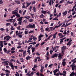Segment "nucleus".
I'll list each match as a JSON object with an SVG mask.
<instances>
[{"instance_id":"12","label":"nucleus","mask_w":76,"mask_h":76,"mask_svg":"<svg viewBox=\"0 0 76 76\" xmlns=\"http://www.w3.org/2000/svg\"><path fill=\"white\" fill-rule=\"evenodd\" d=\"M15 3H16L17 4H20V1H15Z\"/></svg>"},{"instance_id":"32","label":"nucleus","mask_w":76,"mask_h":76,"mask_svg":"<svg viewBox=\"0 0 76 76\" xmlns=\"http://www.w3.org/2000/svg\"><path fill=\"white\" fill-rule=\"evenodd\" d=\"M53 72L54 73V74H56V73H57V70L55 69L53 71Z\"/></svg>"},{"instance_id":"14","label":"nucleus","mask_w":76,"mask_h":76,"mask_svg":"<svg viewBox=\"0 0 76 76\" xmlns=\"http://www.w3.org/2000/svg\"><path fill=\"white\" fill-rule=\"evenodd\" d=\"M15 16L17 17V18H20V15L18 13H17L16 14H15Z\"/></svg>"},{"instance_id":"54","label":"nucleus","mask_w":76,"mask_h":76,"mask_svg":"<svg viewBox=\"0 0 76 76\" xmlns=\"http://www.w3.org/2000/svg\"><path fill=\"white\" fill-rule=\"evenodd\" d=\"M20 26H19L18 27H17V29L18 30H20Z\"/></svg>"},{"instance_id":"48","label":"nucleus","mask_w":76,"mask_h":76,"mask_svg":"<svg viewBox=\"0 0 76 76\" xmlns=\"http://www.w3.org/2000/svg\"><path fill=\"white\" fill-rule=\"evenodd\" d=\"M49 30V28L48 27L45 28V31H48V30Z\"/></svg>"},{"instance_id":"26","label":"nucleus","mask_w":76,"mask_h":76,"mask_svg":"<svg viewBox=\"0 0 76 76\" xmlns=\"http://www.w3.org/2000/svg\"><path fill=\"white\" fill-rule=\"evenodd\" d=\"M19 22L18 23V24L19 25H22V21H18Z\"/></svg>"},{"instance_id":"24","label":"nucleus","mask_w":76,"mask_h":76,"mask_svg":"<svg viewBox=\"0 0 76 76\" xmlns=\"http://www.w3.org/2000/svg\"><path fill=\"white\" fill-rule=\"evenodd\" d=\"M34 21V20L30 18L29 19V22H33Z\"/></svg>"},{"instance_id":"38","label":"nucleus","mask_w":76,"mask_h":76,"mask_svg":"<svg viewBox=\"0 0 76 76\" xmlns=\"http://www.w3.org/2000/svg\"><path fill=\"white\" fill-rule=\"evenodd\" d=\"M10 25V23H7L6 24V26H9Z\"/></svg>"},{"instance_id":"39","label":"nucleus","mask_w":76,"mask_h":76,"mask_svg":"<svg viewBox=\"0 0 76 76\" xmlns=\"http://www.w3.org/2000/svg\"><path fill=\"white\" fill-rule=\"evenodd\" d=\"M34 31H31L30 32H29L28 34H31V33H34Z\"/></svg>"},{"instance_id":"60","label":"nucleus","mask_w":76,"mask_h":76,"mask_svg":"<svg viewBox=\"0 0 76 76\" xmlns=\"http://www.w3.org/2000/svg\"><path fill=\"white\" fill-rule=\"evenodd\" d=\"M75 13H75V11H73V12L72 13V15H74V14H75Z\"/></svg>"},{"instance_id":"62","label":"nucleus","mask_w":76,"mask_h":76,"mask_svg":"<svg viewBox=\"0 0 76 76\" xmlns=\"http://www.w3.org/2000/svg\"><path fill=\"white\" fill-rule=\"evenodd\" d=\"M3 2V1H2V0H1L0 1V4H2Z\"/></svg>"},{"instance_id":"43","label":"nucleus","mask_w":76,"mask_h":76,"mask_svg":"<svg viewBox=\"0 0 76 76\" xmlns=\"http://www.w3.org/2000/svg\"><path fill=\"white\" fill-rule=\"evenodd\" d=\"M56 9L55 8V9H54V12H53V13L55 14V13H56Z\"/></svg>"},{"instance_id":"46","label":"nucleus","mask_w":76,"mask_h":76,"mask_svg":"<svg viewBox=\"0 0 76 76\" xmlns=\"http://www.w3.org/2000/svg\"><path fill=\"white\" fill-rule=\"evenodd\" d=\"M39 43L37 44L35 46L36 48H37V47H38V46H39Z\"/></svg>"},{"instance_id":"20","label":"nucleus","mask_w":76,"mask_h":76,"mask_svg":"<svg viewBox=\"0 0 76 76\" xmlns=\"http://www.w3.org/2000/svg\"><path fill=\"white\" fill-rule=\"evenodd\" d=\"M9 61H3L2 62V64H6V63H8Z\"/></svg>"},{"instance_id":"42","label":"nucleus","mask_w":76,"mask_h":76,"mask_svg":"<svg viewBox=\"0 0 76 76\" xmlns=\"http://www.w3.org/2000/svg\"><path fill=\"white\" fill-rule=\"evenodd\" d=\"M8 37L9 36H7L4 37V40H5V39H6V38H8Z\"/></svg>"},{"instance_id":"11","label":"nucleus","mask_w":76,"mask_h":76,"mask_svg":"<svg viewBox=\"0 0 76 76\" xmlns=\"http://www.w3.org/2000/svg\"><path fill=\"white\" fill-rule=\"evenodd\" d=\"M44 17H45V16L42 14L39 16V18H44Z\"/></svg>"},{"instance_id":"2","label":"nucleus","mask_w":76,"mask_h":76,"mask_svg":"<svg viewBox=\"0 0 76 76\" xmlns=\"http://www.w3.org/2000/svg\"><path fill=\"white\" fill-rule=\"evenodd\" d=\"M28 26H29V28H31V29L35 28V24H33V25L29 24L28 25Z\"/></svg>"},{"instance_id":"44","label":"nucleus","mask_w":76,"mask_h":76,"mask_svg":"<svg viewBox=\"0 0 76 76\" xmlns=\"http://www.w3.org/2000/svg\"><path fill=\"white\" fill-rule=\"evenodd\" d=\"M36 56H39V54L38 52H36Z\"/></svg>"},{"instance_id":"6","label":"nucleus","mask_w":76,"mask_h":76,"mask_svg":"<svg viewBox=\"0 0 76 76\" xmlns=\"http://www.w3.org/2000/svg\"><path fill=\"white\" fill-rule=\"evenodd\" d=\"M66 46H63V47H62L61 48V49L62 50H65V49H66Z\"/></svg>"},{"instance_id":"23","label":"nucleus","mask_w":76,"mask_h":76,"mask_svg":"<svg viewBox=\"0 0 76 76\" xmlns=\"http://www.w3.org/2000/svg\"><path fill=\"white\" fill-rule=\"evenodd\" d=\"M5 71L6 72H5V73H10V71L6 69Z\"/></svg>"},{"instance_id":"61","label":"nucleus","mask_w":76,"mask_h":76,"mask_svg":"<svg viewBox=\"0 0 76 76\" xmlns=\"http://www.w3.org/2000/svg\"><path fill=\"white\" fill-rule=\"evenodd\" d=\"M37 44V43L35 42H33L32 45H35V44Z\"/></svg>"},{"instance_id":"57","label":"nucleus","mask_w":76,"mask_h":76,"mask_svg":"<svg viewBox=\"0 0 76 76\" xmlns=\"http://www.w3.org/2000/svg\"><path fill=\"white\" fill-rule=\"evenodd\" d=\"M22 35H18V37H19V38H22Z\"/></svg>"},{"instance_id":"19","label":"nucleus","mask_w":76,"mask_h":76,"mask_svg":"<svg viewBox=\"0 0 76 76\" xmlns=\"http://www.w3.org/2000/svg\"><path fill=\"white\" fill-rule=\"evenodd\" d=\"M18 13V12L16 11H12V14L13 15H15Z\"/></svg>"},{"instance_id":"3","label":"nucleus","mask_w":76,"mask_h":76,"mask_svg":"<svg viewBox=\"0 0 76 76\" xmlns=\"http://www.w3.org/2000/svg\"><path fill=\"white\" fill-rule=\"evenodd\" d=\"M58 56V54H57V53H56L54 54L52 56H51L50 57V58H55V57H57Z\"/></svg>"},{"instance_id":"17","label":"nucleus","mask_w":76,"mask_h":76,"mask_svg":"<svg viewBox=\"0 0 76 76\" xmlns=\"http://www.w3.org/2000/svg\"><path fill=\"white\" fill-rule=\"evenodd\" d=\"M42 37H44V35H40L39 36H38V38L39 39H41V38Z\"/></svg>"},{"instance_id":"41","label":"nucleus","mask_w":76,"mask_h":76,"mask_svg":"<svg viewBox=\"0 0 76 76\" xmlns=\"http://www.w3.org/2000/svg\"><path fill=\"white\" fill-rule=\"evenodd\" d=\"M15 22H16V20L14 19L12 21V22L13 24H14V23H15Z\"/></svg>"},{"instance_id":"7","label":"nucleus","mask_w":76,"mask_h":76,"mask_svg":"<svg viewBox=\"0 0 76 76\" xmlns=\"http://www.w3.org/2000/svg\"><path fill=\"white\" fill-rule=\"evenodd\" d=\"M57 34V32L55 33L53 35V37L54 39L56 38V35Z\"/></svg>"},{"instance_id":"18","label":"nucleus","mask_w":76,"mask_h":76,"mask_svg":"<svg viewBox=\"0 0 76 76\" xmlns=\"http://www.w3.org/2000/svg\"><path fill=\"white\" fill-rule=\"evenodd\" d=\"M71 42H68V43H67V45H69V47H70V45H71V44H72V43H71Z\"/></svg>"},{"instance_id":"64","label":"nucleus","mask_w":76,"mask_h":76,"mask_svg":"<svg viewBox=\"0 0 76 76\" xmlns=\"http://www.w3.org/2000/svg\"><path fill=\"white\" fill-rule=\"evenodd\" d=\"M35 1H34L32 2L31 4H35Z\"/></svg>"},{"instance_id":"49","label":"nucleus","mask_w":76,"mask_h":76,"mask_svg":"<svg viewBox=\"0 0 76 76\" xmlns=\"http://www.w3.org/2000/svg\"><path fill=\"white\" fill-rule=\"evenodd\" d=\"M46 55H47V56L48 57L49 56V53L48 52H47L46 54Z\"/></svg>"},{"instance_id":"30","label":"nucleus","mask_w":76,"mask_h":76,"mask_svg":"<svg viewBox=\"0 0 76 76\" xmlns=\"http://www.w3.org/2000/svg\"><path fill=\"white\" fill-rule=\"evenodd\" d=\"M63 39H60V44H61L62 43V42H63Z\"/></svg>"},{"instance_id":"28","label":"nucleus","mask_w":76,"mask_h":76,"mask_svg":"<svg viewBox=\"0 0 76 76\" xmlns=\"http://www.w3.org/2000/svg\"><path fill=\"white\" fill-rule=\"evenodd\" d=\"M24 33H25V35H27V34H28V31H25L24 32Z\"/></svg>"},{"instance_id":"58","label":"nucleus","mask_w":76,"mask_h":76,"mask_svg":"<svg viewBox=\"0 0 76 76\" xmlns=\"http://www.w3.org/2000/svg\"><path fill=\"white\" fill-rule=\"evenodd\" d=\"M11 53L12 54H13L14 53H15V51L14 50H12L11 51Z\"/></svg>"},{"instance_id":"25","label":"nucleus","mask_w":76,"mask_h":76,"mask_svg":"<svg viewBox=\"0 0 76 76\" xmlns=\"http://www.w3.org/2000/svg\"><path fill=\"white\" fill-rule=\"evenodd\" d=\"M32 3L31 2L30 3H26V5L29 6L30 5V4Z\"/></svg>"},{"instance_id":"10","label":"nucleus","mask_w":76,"mask_h":76,"mask_svg":"<svg viewBox=\"0 0 76 76\" xmlns=\"http://www.w3.org/2000/svg\"><path fill=\"white\" fill-rule=\"evenodd\" d=\"M22 19H23V17H21L19 19H17V20H18V21H22Z\"/></svg>"},{"instance_id":"29","label":"nucleus","mask_w":76,"mask_h":76,"mask_svg":"<svg viewBox=\"0 0 76 76\" xmlns=\"http://www.w3.org/2000/svg\"><path fill=\"white\" fill-rule=\"evenodd\" d=\"M33 11L34 12H36V8H35V6L33 7Z\"/></svg>"},{"instance_id":"4","label":"nucleus","mask_w":76,"mask_h":76,"mask_svg":"<svg viewBox=\"0 0 76 76\" xmlns=\"http://www.w3.org/2000/svg\"><path fill=\"white\" fill-rule=\"evenodd\" d=\"M51 2H52V5H53L54 4V1L53 0H49V4L51 6Z\"/></svg>"},{"instance_id":"9","label":"nucleus","mask_w":76,"mask_h":76,"mask_svg":"<svg viewBox=\"0 0 76 76\" xmlns=\"http://www.w3.org/2000/svg\"><path fill=\"white\" fill-rule=\"evenodd\" d=\"M26 50L23 51V57H25V56H26Z\"/></svg>"},{"instance_id":"50","label":"nucleus","mask_w":76,"mask_h":76,"mask_svg":"<svg viewBox=\"0 0 76 76\" xmlns=\"http://www.w3.org/2000/svg\"><path fill=\"white\" fill-rule=\"evenodd\" d=\"M37 38L36 37H33V40L34 41H35V40H37Z\"/></svg>"},{"instance_id":"35","label":"nucleus","mask_w":76,"mask_h":76,"mask_svg":"<svg viewBox=\"0 0 76 76\" xmlns=\"http://www.w3.org/2000/svg\"><path fill=\"white\" fill-rule=\"evenodd\" d=\"M9 65H10V66L11 67H12L13 66V64H12V63H9Z\"/></svg>"},{"instance_id":"47","label":"nucleus","mask_w":76,"mask_h":76,"mask_svg":"<svg viewBox=\"0 0 76 76\" xmlns=\"http://www.w3.org/2000/svg\"><path fill=\"white\" fill-rule=\"evenodd\" d=\"M0 43L1 44V45H3V41H0Z\"/></svg>"},{"instance_id":"63","label":"nucleus","mask_w":76,"mask_h":76,"mask_svg":"<svg viewBox=\"0 0 76 76\" xmlns=\"http://www.w3.org/2000/svg\"><path fill=\"white\" fill-rule=\"evenodd\" d=\"M48 64H45V68H47V66H48Z\"/></svg>"},{"instance_id":"56","label":"nucleus","mask_w":76,"mask_h":76,"mask_svg":"<svg viewBox=\"0 0 76 76\" xmlns=\"http://www.w3.org/2000/svg\"><path fill=\"white\" fill-rule=\"evenodd\" d=\"M53 50H51L50 51V54H53Z\"/></svg>"},{"instance_id":"31","label":"nucleus","mask_w":76,"mask_h":76,"mask_svg":"<svg viewBox=\"0 0 76 76\" xmlns=\"http://www.w3.org/2000/svg\"><path fill=\"white\" fill-rule=\"evenodd\" d=\"M45 57H46V60H49L50 59V58L48 57V56H45Z\"/></svg>"},{"instance_id":"5","label":"nucleus","mask_w":76,"mask_h":76,"mask_svg":"<svg viewBox=\"0 0 76 76\" xmlns=\"http://www.w3.org/2000/svg\"><path fill=\"white\" fill-rule=\"evenodd\" d=\"M70 76H75V73L74 72H72L69 75Z\"/></svg>"},{"instance_id":"45","label":"nucleus","mask_w":76,"mask_h":76,"mask_svg":"<svg viewBox=\"0 0 76 76\" xmlns=\"http://www.w3.org/2000/svg\"><path fill=\"white\" fill-rule=\"evenodd\" d=\"M64 35H66V31L65 30L64 31V32L63 33Z\"/></svg>"},{"instance_id":"1","label":"nucleus","mask_w":76,"mask_h":76,"mask_svg":"<svg viewBox=\"0 0 76 76\" xmlns=\"http://www.w3.org/2000/svg\"><path fill=\"white\" fill-rule=\"evenodd\" d=\"M63 55L61 54V53H59L58 54V59L59 60H61L63 58Z\"/></svg>"},{"instance_id":"8","label":"nucleus","mask_w":76,"mask_h":76,"mask_svg":"<svg viewBox=\"0 0 76 76\" xmlns=\"http://www.w3.org/2000/svg\"><path fill=\"white\" fill-rule=\"evenodd\" d=\"M67 11H65V12H64L62 14L63 16H65V15H66L67 14Z\"/></svg>"},{"instance_id":"34","label":"nucleus","mask_w":76,"mask_h":76,"mask_svg":"<svg viewBox=\"0 0 76 76\" xmlns=\"http://www.w3.org/2000/svg\"><path fill=\"white\" fill-rule=\"evenodd\" d=\"M42 13H43V14H46L47 13V11H44L43 12H41Z\"/></svg>"},{"instance_id":"59","label":"nucleus","mask_w":76,"mask_h":76,"mask_svg":"<svg viewBox=\"0 0 76 76\" xmlns=\"http://www.w3.org/2000/svg\"><path fill=\"white\" fill-rule=\"evenodd\" d=\"M32 42V41L31 40H28L27 42V43H29V42Z\"/></svg>"},{"instance_id":"36","label":"nucleus","mask_w":76,"mask_h":76,"mask_svg":"<svg viewBox=\"0 0 76 76\" xmlns=\"http://www.w3.org/2000/svg\"><path fill=\"white\" fill-rule=\"evenodd\" d=\"M26 10H24L23 13V15H24L25 14V13H26Z\"/></svg>"},{"instance_id":"21","label":"nucleus","mask_w":76,"mask_h":76,"mask_svg":"<svg viewBox=\"0 0 76 76\" xmlns=\"http://www.w3.org/2000/svg\"><path fill=\"white\" fill-rule=\"evenodd\" d=\"M4 52L5 53H7V49H6V48H4Z\"/></svg>"},{"instance_id":"55","label":"nucleus","mask_w":76,"mask_h":76,"mask_svg":"<svg viewBox=\"0 0 76 76\" xmlns=\"http://www.w3.org/2000/svg\"><path fill=\"white\" fill-rule=\"evenodd\" d=\"M52 37V35H50L48 37V39H49L50 38V37Z\"/></svg>"},{"instance_id":"27","label":"nucleus","mask_w":76,"mask_h":76,"mask_svg":"<svg viewBox=\"0 0 76 76\" xmlns=\"http://www.w3.org/2000/svg\"><path fill=\"white\" fill-rule=\"evenodd\" d=\"M54 75H55V76H59V75H60V73H59V72H58V73H56V74H54Z\"/></svg>"},{"instance_id":"40","label":"nucleus","mask_w":76,"mask_h":76,"mask_svg":"<svg viewBox=\"0 0 76 76\" xmlns=\"http://www.w3.org/2000/svg\"><path fill=\"white\" fill-rule=\"evenodd\" d=\"M30 15H31V17L32 18H34V14H32L31 13H30Z\"/></svg>"},{"instance_id":"37","label":"nucleus","mask_w":76,"mask_h":76,"mask_svg":"<svg viewBox=\"0 0 76 76\" xmlns=\"http://www.w3.org/2000/svg\"><path fill=\"white\" fill-rule=\"evenodd\" d=\"M36 75H37V76H39V75H40V74H39V72H38L36 73Z\"/></svg>"},{"instance_id":"53","label":"nucleus","mask_w":76,"mask_h":76,"mask_svg":"<svg viewBox=\"0 0 76 76\" xmlns=\"http://www.w3.org/2000/svg\"><path fill=\"white\" fill-rule=\"evenodd\" d=\"M63 2H64V0L61 1L59 2V4L62 3H63Z\"/></svg>"},{"instance_id":"22","label":"nucleus","mask_w":76,"mask_h":76,"mask_svg":"<svg viewBox=\"0 0 76 76\" xmlns=\"http://www.w3.org/2000/svg\"><path fill=\"white\" fill-rule=\"evenodd\" d=\"M58 35L60 37H62V36H63V34H62L61 33H59L58 34Z\"/></svg>"},{"instance_id":"16","label":"nucleus","mask_w":76,"mask_h":76,"mask_svg":"<svg viewBox=\"0 0 76 76\" xmlns=\"http://www.w3.org/2000/svg\"><path fill=\"white\" fill-rule=\"evenodd\" d=\"M62 64L64 66L66 65V62H62Z\"/></svg>"},{"instance_id":"52","label":"nucleus","mask_w":76,"mask_h":76,"mask_svg":"<svg viewBox=\"0 0 76 76\" xmlns=\"http://www.w3.org/2000/svg\"><path fill=\"white\" fill-rule=\"evenodd\" d=\"M37 66L36 64H34L33 68H37Z\"/></svg>"},{"instance_id":"15","label":"nucleus","mask_w":76,"mask_h":76,"mask_svg":"<svg viewBox=\"0 0 76 76\" xmlns=\"http://www.w3.org/2000/svg\"><path fill=\"white\" fill-rule=\"evenodd\" d=\"M32 50V53H34L35 51V48H34L33 47H32L31 48Z\"/></svg>"},{"instance_id":"33","label":"nucleus","mask_w":76,"mask_h":76,"mask_svg":"<svg viewBox=\"0 0 76 76\" xmlns=\"http://www.w3.org/2000/svg\"><path fill=\"white\" fill-rule=\"evenodd\" d=\"M11 31H14L15 30V28H13V26H11Z\"/></svg>"},{"instance_id":"51","label":"nucleus","mask_w":76,"mask_h":76,"mask_svg":"<svg viewBox=\"0 0 76 76\" xmlns=\"http://www.w3.org/2000/svg\"><path fill=\"white\" fill-rule=\"evenodd\" d=\"M0 75L1 76H4V75H6V74L1 73V74Z\"/></svg>"},{"instance_id":"13","label":"nucleus","mask_w":76,"mask_h":76,"mask_svg":"<svg viewBox=\"0 0 76 76\" xmlns=\"http://www.w3.org/2000/svg\"><path fill=\"white\" fill-rule=\"evenodd\" d=\"M24 17L25 18H26V19H29L30 18H31V17H30V16H28L27 15L25 16Z\"/></svg>"}]
</instances>
